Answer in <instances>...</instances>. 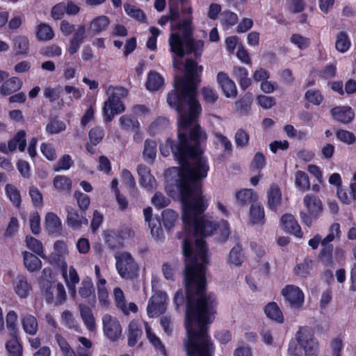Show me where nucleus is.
<instances>
[{
  "mask_svg": "<svg viewBox=\"0 0 356 356\" xmlns=\"http://www.w3.org/2000/svg\"><path fill=\"white\" fill-rule=\"evenodd\" d=\"M214 297H202L194 302L189 297L186 321V339L184 341L187 356H213L215 346L209 334V325L215 318Z\"/></svg>",
  "mask_w": 356,
  "mask_h": 356,
  "instance_id": "obj_4",
  "label": "nucleus"
},
{
  "mask_svg": "<svg viewBox=\"0 0 356 356\" xmlns=\"http://www.w3.org/2000/svg\"><path fill=\"white\" fill-rule=\"evenodd\" d=\"M115 259L116 269L122 278L133 280L138 277L139 266L129 252H118Z\"/></svg>",
  "mask_w": 356,
  "mask_h": 356,
  "instance_id": "obj_9",
  "label": "nucleus"
},
{
  "mask_svg": "<svg viewBox=\"0 0 356 356\" xmlns=\"http://www.w3.org/2000/svg\"><path fill=\"white\" fill-rule=\"evenodd\" d=\"M25 241L29 249L43 257V245L40 241L31 236H26Z\"/></svg>",
  "mask_w": 356,
  "mask_h": 356,
  "instance_id": "obj_53",
  "label": "nucleus"
},
{
  "mask_svg": "<svg viewBox=\"0 0 356 356\" xmlns=\"http://www.w3.org/2000/svg\"><path fill=\"white\" fill-rule=\"evenodd\" d=\"M125 110L124 104L120 97L115 93L111 95L108 100L104 102L103 107V114L106 122H111L115 115L124 112Z\"/></svg>",
  "mask_w": 356,
  "mask_h": 356,
  "instance_id": "obj_10",
  "label": "nucleus"
},
{
  "mask_svg": "<svg viewBox=\"0 0 356 356\" xmlns=\"http://www.w3.org/2000/svg\"><path fill=\"white\" fill-rule=\"evenodd\" d=\"M54 187L58 191L70 193L72 190V179L65 175H56L53 180Z\"/></svg>",
  "mask_w": 356,
  "mask_h": 356,
  "instance_id": "obj_35",
  "label": "nucleus"
},
{
  "mask_svg": "<svg viewBox=\"0 0 356 356\" xmlns=\"http://www.w3.org/2000/svg\"><path fill=\"white\" fill-rule=\"evenodd\" d=\"M191 241L185 238L182 241L181 250L184 256V284L185 286V297L182 289H179L173 298L177 307L181 306L186 300L185 322L189 296L194 302L202 297L213 296L216 300V313L217 312L218 300L215 293H207V265L209 263L208 247L207 242L203 240L196 241V249L194 251L191 246Z\"/></svg>",
  "mask_w": 356,
  "mask_h": 356,
  "instance_id": "obj_3",
  "label": "nucleus"
},
{
  "mask_svg": "<svg viewBox=\"0 0 356 356\" xmlns=\"http://www.w3.org/2000/svg\"><path fill=\"white\" fill-rule=\"evenodd\" d=\"M40 54L47 58L59 57L62 54V49L56 44H51L42 47Z\"/></svg>",
  "mask_w": 356,
  "mask_h": 356,
  "instance_id": "obj_54",
  "label": "nucleus"
},
{
  "mask_svg": "<svg viewBox=\"0 0 356 356\" xmlns=\"http://www.w3.org/2000/svg\"><path fill=\"white\" fill-rule=\"evenodd\" d=\"M26 132L24 130H19L15 136L8 140V149L10 152L15 151L17 147L20 152H24L26 147Z\"/></svg>",
  "mask_w": 356,
  "mask_h": 356,
  "instance_id": "obj_27",
  "label": "nucleus"
},
{
  "mask_svg": "<svg viewBox=\"0 0 356 356\" xmlns=\"http://www.w3.org/2000/svg\"><path fill=\"white\" fill-rule=\"evenodd\" d=\"M281 293L289 302L291 308L299 309L302 307L305 296L298 286L286 285L282 289Z\"/></svg>",
  "mask_w": 356,
  "mask_h": 356,
  "instance_id": "obj_12",
  "label": "nucleus"
},
{
  "mask_svg": "<svg viewBox=\"0 0 356 356\" xmlns=\"http://www.w3.org/2000/svg\"><path fill=\"white\" fill-rule=\"evenodd\" d=\"M295 184L302 191L310 189V182L308 175L302 170H298L295 173Z\"/></svg>",
  "mask_w": 356,
  "mask_h": 356,
  "instance_id": "obj_48",
  "label": "nucleus"
},
{
  "mask_svg": "<svg viewBox=\"0 0 356 356\" xmlns=\"http://www.w3.org/2000/svg\"><path fill=\"white\" fill-rule=\"evenodd\" d=\"M280 223L283 229L298 238H302L303 232L301 227L292 214L285 213L280 218Z\"/></svg>",
  "mask_w": 356,
  "mask_h": 356,
  "instance_id": "obj_16",
  "label": "nucleus"
},
{
  "mask_svg": "<svg viewBox=\"0 0 356 356\" xmlns=\"http://www.w3.org/2000/svg\"><path fill=\"white\" fill-rule=\"evenodd\" d=\"M350 190L348 195L347 191L343 188L342 186L337 188V197L344 204H350L353 201L356 200V182L350 183Z\"/></svg>",
  "mask_w": 356,
  "mask_h": 356,
  "instance_id": "obj_32",
  "label": "nucleus"
},
{
  "mask_svg": "<svg viewBox=\"0 0 356 356\" xmlns=\"http://www.w3.org/2000/svg\"><path fill=\"white\" fill-rule=\"evenodd\" d=\"M172 30H178L179 33H172L169 38L170 52L173 54V65L177 67L175 57L183 58L186 54H193L195 59L201 58L204 51V42L202 40H196L193 37L194 27L191 15L177 22Z\"/></svg>",
  "mask_w": 356,
  "mask_h": 356,
  "instance_id": "obj_5",
  "label": "nucleus"
},
{
  "mask_svg": "<svg viewBox=\"0 0 356 356\" xmlns=\"http://www.w3.org/2000/svg\"><path fill=\"white\" fill-rule=\"evenodd\" d=\"M22 327L26 334L35 335L38 330L36 318L31 314L25 315L22 319Z\"/></svg>",
  "mask_w": 356,
  "mask_h": 356,
  "instance_id": "obj_41",
  "label": "nucleus"
},
{
  "mask_svg": "<svg viewBox=\"0 0 356 356\" xmlns=\"http://www.w3.org/2000/svg\"><path fill=\"white\" fill-rule=\"evenodd\" d=\"M303 204L307 213L300 211L302 223L310 227L313 221L318 219L323 213V203L319 197L314 194H307L303 198Z\"/></svg>",
  "mask_w": 356,
  "mask_h": 356,
  "instance_id": "obj_8",
  "label": "nucleus"
},
{
  "mask_svg": "<svg viewBox=\"0 0 356 356\" xmlns=\"http://www.w3.org/2000/svg\"><path fill=\"white\" fill-rule=\"evenodd\" d=\"M105 242L111 250H119L123 248L124 243L115 230H107L104 232Z\"/></svg>",
  "mask_w": 356,
  "mask_h": 356,
  "instance_id": "obj_38",
  "label": "nucleus"
},
{
  "mask_svg": "<svg viewBox=\"0 0 356 356\" xmlns=\"http://www.w3.org/2000/svg\"><path fill=\"white\" fill-rule=\"evenodd\" d=\"M143 335L140 323L137 320H132L128 325L127 343L130 347L135 346Z\"/></svg>",
  "mask_w": 356,
  "mask_h": 356,
  "instance_id": "obj_20",
  "label": "nucleus"
},
{
  "mask_svg": "<svg viewBox=\"0 0 356 356\" xmlns=\"http://www.w3.org/2000/svg\"><path fill=\"white\" fill-rule=\"evenodd\" d=\"M74 165V161L69 154L63 155L54 165V170L59 172L60 170H67Z\"/></svg>",
  "mask_w": 356,
  "mask_h": 356,
  "instance_id": "obj_58",
  "label": "nucleus"
},
{
  "mask_svg": "<svg viewBox=\"0 0 356 356\" xmlns=\"http://www.w3.org/2000/svg\"><path fill=\"white\" fill-rule=\"evenodd\" d=\"M241 251L242 247L240 244H236L234 246L229 252V262L235 266H241L243 263Z\"/></svg>",
  "mask_w": 356,
  "mask_h": 356,
  "instance_id": "obj_57",
  "label": "nucleus"
},
{
  "mask_svg": "<svg viewBox=\"0 0 356 356\" xmlns=\"http://www.w3.org/2000/svg\"><path fill=\"white\" fill-rule=\"evenodd\" d=\"M80 314L81 318L89 331H94L96 328L95 319L90 307L86 305L80 304Z\"/></svg>",
  "mask_w": 356,
  "mask_h": 356,
  "instance_id": "obj_31",
  "label": "nucleus"
},
{
  "mask_svg": "<svg viewBox=\"0 0 356 356\" xmlns=\"http://www.w3.org/2000/svg\"><path fill=\"white\" fill-rule=\"evenodd\" d=\"M195 143L187 152L179 154L180 165L176 185L182 204V222L190 225L195 224L196 232L202 234L204 227L211 232V224L204 218H197V214H203L208 208V202L203 195L202 181L207 177L209 165L207 159L202 156V143L207 136L202 131L198 137L195 131L192 134Z\"/></svg>",
  "mask_w": 356,
  "mask_h": 356,
  "instance_id": "obj_2",
  "label": "nucleus"
},
{
  "mask_svg": "<svg viewBox=\"0 0 356 356\" xmlns=\"http://www.w3.org/2000/svg\"><path fill=\"white\" fill-rule=\"evenodd\" d=\"M36 37L39 41H49L54 38V33L49 24L40 23L37 26Z\"/></svg>",
  "mask_w": 356,
  "mask_h": 356,
  "instance_id": "obj_42",
  "label": "nucleus"
},
{
  "mask_svg": "<svg viewBox=\"0 0 356 356\" xmlns=\"http://www.w3.org/2000/svg\"><path fill=\"white\" fill-rule=\"evenodd\" d=\"M302 350L305 356H318L319 345L312 328L301 326L296 334L295 340L289 343L288 353L290 355L301 356Z\"/></svg>",
  "mask_w": 356,
  "mask_h": 356,
  "instance_id": "obj_7",
  "label": "nucleus"
},
{
  "mask_svg": "<svg viewBox=\"0 0 356 356\" xmlns=\"http://www.w3.org/2000/svg\"><path fill=\"white\" fill-rule=\"evenodd\" d=\"M236 199L240 206H248L254 204L258 199V195L252 189H242L236 193Z\"/></svg>",
  "mask_w": 356,
  "mask_h": 356,
  "instance_id": "obj_23",
  "label": "nucleus"
},
{
  "mask_svg": "<svg viewBox=\"0 0 356 356\" xmlns=\"http://www.w3.org/2000/svg\"><path fill=\"white\" fill-rule=\"evenodd\" d=\"M55 339L65 356H76L67 341L60 334L56 333Z\"/></svg>",
  "mask_w": 356,
  "mask_h": 356,
  "instance_id": "obj_52",
  "label": "nucleus"
},
{
  "mask_svg": "<svg viewBox=\"0 0 356 356\" xmlns=\"http://www.w3.org/2000/svg\"><path fill=\"white\" fill-rule=\"evenodd\" d=\"M125 13L131 17L140 22H145L146 16L143 10L134 5L126 3L124 5Z\"/></svg>",
  "mask_w": 356,
  "mask_h": 356,
  "instance_id": "obj_47",
  "label": "nucleus"
},
{
  "mask_svg": "<svg viewBox=\"0 0 356 356\" xmlns=\"http://www.w3.org/2000/svg\"><path fill=\"white\" fill-rule=\"evenodd\" d=\"M264 313L268 318L277 323H283L284 321L282 312L275 302L268 303L264 307Z\"/></svg>",
  "mask_w": 356,
  "mask_h": 356,
  "instance_id": "obj_29",
  "label": "nucleus"
},
{
  "mask_svg": "<svg viewBox=\"0 0 356 356\" xmlns=\"http://www.w3.org/2000/svg\"><path fill=\"white\" fill-rule=\"evenodd\" d=\"M164 84L163 77L157 72L150 70L147 74L145 83L146 88L149 91H157Z\"/></svg>",
  "mask_w": 356,
  "mask_h": 356,
  "instance_id": "obj_28",
  "label": "nucleus"
},
{
  "mask_svg": "<svg viewBox=\"0 0 356 356\" xmlns=\"http://www.w3.org/2000/svg\"><path fill=\"white\" fill-rule=\"evenodd\" d=\"M114 299L116 307L120 309L124 314H128L124 293L120 288L117 287L114 289Z\"/></svg>",
  "mask_w": 356,
  "mask_h": 356,
  "instance_id": "obj_63",
  "label": "nucleus"
},
{
  "mask_svg": "<svg viewBox=\"0 0 356 356\" xmlns=\"http://www.w3.org/2000/svg\"><path fill=\"white\" fill-rule=\"evenodd\" d=\"M165 294L156 293L149 300L147 312L149 317H156L165 313L166 307L165 305Z\"/></svg>",
  "mask_w": 356,
  "mask_h": 356,
  "instance_id": "obj_14",
  "label": "nucleus"
},
{
  "mask_svg": "<svg viewBox=\"0 0 356 356\" xmlns=\"http://www.w3.org/2000/svg\"><path fill=\"white\" fill-rule=\"evenodd\" d=\"M6 348L8 353V356H22V345L19 342V339H10L6 343Z\"/></svg>",
  "mask_w": 356,
  "mask_h": 356,
  "instance_id": "obj_49",
  "label": "nucleus"
},
{
  "mask_svg": "<svg viewBox=\"0 0 356 356\" xmlns=\"http://www.w3.org/2000/svg\"><path fill=\"white\" fill-rule=\"evenodd\" d=\"M13 49L16 55H26L29 51V40L27 37L17 35L13 39Z\"/></svg>",
  "mask_w": 356,
  "mask_h": 356,
  "instance_id": "obj_37",
  "label": "nucleus"
},
{
  "mask_svg": "<svg viewBox=\"0 0 356 356\" xmlns=\"http://www.w3.org/2000/svg\"><path fill=\"white\" fill-rule=\"evenodd\" d=\"M250 218L252 224H264V209L260 203L252 204L250 209Z\"/></svg>",
  "mask_w": 356,
  "mask_h": 356,
  "instance_id": "obj_34",
  "label": "nucleus"
},
{
  "mask_svg": "<svg viewBox=\"0 0 356 356\" xmlns=\"http://www.w3.org/2000/svg\"><path fill=\"white\" fill-rule=\"evenodd\" d=\"M217 82L222 88L225 97L229 98L237 96L238 92L236 84L227 73L224 72H218L217 74Z\"/></svg>",
  "mask_w": 356,
  "mask_h": 356,
  "instance_id": "obj_15",
  "label": "nucleus"
},
{
  "mask_svg": "<svg viewBox=\"0 0 356 356\" xmlns=\"http://www.w3.org/2000/svg\"><path fill=\"white\" fill-rule=\"evenodd\" d=\"M13 288L15 292L20 298H26L31 290V286L24 275H18L15 277L13 281Z\"/></svg>",
  "mask_w": 356,
  "mask_h": 356,
  "instance_id": "obj_21",
  "label": "nucleus"
},
{
  "mask_svg": "<svg viewBox=\"0 0 356 356\" xmlns=\"http://www.w3.org/2000/svg\"><path fill=\"white\" fill-rule=\"evenodd\" d=\"M305 99L309 103L318 106L323 102L324 97L319 90L310 89L306 91Z\"/></svg>",
  "mask_w": 356,
  "mask_h": 356,
  "instance_id": "obj_55",
  "label": "nucleus"
},
{
  "mask_svg": "<svg viewBox=\"0 0 356 356\" xmlns=\"http://www.w3.org/2000/svg\"><path fill=\"white\" fill-rule=\"evenodd\" d=\"M157 152L156 143L152 140L147 139L144 144L143 156L145 159H149L152 162L156 158Z\"/></svg>",
  "mask_w": 356,
  "mask_h": 356,
  "instance_id": "obj_50",
  "label": "nucleus"
},
{
  "mask_svg": "<svg viewBox=\"0 0 356 356\" xmlns=\"http://www.w3.org/2000/svg\"><path fill=\"white\" fill-rule=\"evenodd\" d=\"M74 197L76 200L79 209L83 211V212H86L90 203L89 196L80 191H76Z\"/></svg>",
  "mask_w": 356,
  "mask_h": 356,
  "instance_id": "obj_59",
  "label": "nucleus"
},
{
  "mask_svg": "<svg viewBox=\"0 0 356 356\" xmlns=\"http://www.w3.org/2000/svg\"><path fill=\"white\" fill-rule=\"evenodd\" d=\"M333 245L321 243V250L318 254V259L325 264L331 266L333 264Z\"/></svg>",
  "mask_w": 356,
  "mask_h": 356,
  "instance_id": "obj_45",
  "label": "nucleus"
},
{
  "mask_svg": "<svg viewBox=\"0 0 356 356\" xmlns=\"http://www.w3.org/2000/svg\"><path fill=\"white\" fill-rule=\"evenodd\" d=\"M202 215V214H197V218H204L206 220L211 222L212 225L211 227V232H209V230L207 232L208 229L205 226L204 227V232H202V234L200 232L197 233L196 232L195 222L190 225H186L183 222V232L177 233V238H183V241L185 238H188L191 241V246L193 247L194 251L196 249L197 240H203L206 242L204 238L213 234V232H216V233L219 234L218 240L221 242H225L228 239L230 234L229 225L227 220H222L220 224H217L208 219L205 216Z\"/></svg>",
  "mask_w": 356,
  "mask_h": 356,
  "instance_id": "obj_6",
  "label": "nucleus"
},
{
  "mask_svg": "<svg viewBox=\"0 0 356 356\" xmlns=\"http://www.w3.org/2000/svg\"><path fill=\"white\" fill-rule=\"evenodd\" d=\"M63 275L65 279L67 285L68 286L70 293L72 296H76V284L79 282V277L76 269L71 266L69 270V277L67 276V271L64 270L63 271Z\"/></svg>",
  "mask_w": 356,
  "mask_h": 356,
  "instance_id": "obj_36",
  "label": "nucleus"
},
{
  "mask_svg": "<svg viewBox=\"0 0 356 356\" xmlns=\"http://www.w3.org/2000/svg\"><path fill=\"white\" fill-rule=\"evenodd\" d=\"M179 218V214L172 209H167L162 212V220L166 229L172 228Z\"/></svg>",
  "mask_w": 356,
  "mask_h": 356,
  "instance_id": "obj_46",
  "label": "nucleus"
},
{
  "mask_svg": "<svg viewBox=\"0 0 356 356\" xmlns=\"http://www.w3.org/2000/svg\"><path fill=\"white\" fill-rule=\"evenodd\" d=\"M80 314L81 318L89 331H94L96 328L95 319L90 307L86 305L80 304Z\"/></svg>",
  "mask_w": 356,
  "mask_h": 356,
  "instance_id": "obj_30",
  "label": "nucleus"
},
{
  "mask_svg": "<svg viewBox=\"0 0 356 356\" xmlns=\"http://www.w3.org/2000/svg\"><path fill=\"white\" fill-rule=\"evenodd\" d=\"M66 129V124L63 121L59 120H51L46 127V131L51 134H58Z\"/></svg>",
  "mask_w": 356,
  "mask_h": 356,
  "instance_id": "obj_62",
  "label": "nucleus"
},
{
  "mask_svg": "<svg viewBox=\"0 0 356 356\" xmlns=\"http://www.w3.org/2000/svg\"><path fill=\"white\" fill-rule=\"evenodd\" d=\"M46 227L49 234L60 232L61 229V222L58 216L54 213H48L45 218Z\"/></svg>",
  "mask_w": 356,
  "mask_h": 356,
  "instance_id": "obj_40",
  "label": "nucleus"
},
{
  "mask_svg": "<svg viewBox=\"0 0 356 356\" xmlns=\"http://www.w3.org/2000/svg\"><path fill=\"white\" fill-rule=\"evenodd\" d=\"M80 297L84 299L88 304L94 305L96 302L95 289L90 277L84 278L79 289Z\"/></svg>",
  "mask_w": 356,
  "mask_h": 356,
  "instance_id": "obj_18",
  "label": "nucleus"
},
{
  "mask_svg": "<svg viewBox=\"0 0 356 356\" xmlns=\"http://www.w3.org/2000/svg\"><path fill=\"white\" fill-rule=\"evenodd\" d=\"M104 135L105 132L102 127H95L89 131V140L93 145H97L102 142Z\"/></svg>",
  "mask_w": 356,
  "mask_h": 356,
  "instance_id": "obj_56",
  "label": "nucleus"
},
{
  "mask_svg": "<svg viewBox=\"0 0 356 356\" xmlns=\"http://www.w3.org/2000/svg\"><path fill=\"white\" fill-rule=\"evenodd\" d=\"M268 207L275 211L277 207L280 204L282 200V193L280 187L275 184H273L267 193Z\"/></svg>",
  "mask_w": 356,
  "mask_h": 356,
  "instance_id": "obj_24",
  "label": "nucleus"
},
{
  "mask_svg": "<svg viewBox=\"0 0 356 356\" xmlns=\"http://www.w3.org/2000/svg\"><path fill=\"white\" fill-rule=\"evenodd\" d=\"M253 102V95L251 92H246L234 104V111L240 116H248L251 111Z\"/></svg>",
  "mask_w": 356,
  "mask_h": 356,
  "instance_id": "obj_19",
  "label": "nucleus"
},
{
  "mask_svg": "<svg viewBox=\"0 0 356 356\" xmlns=\"http://www.w3.org/2000/svg\"><path fill=\"white\" fill-rule=\"evenodd\" d=\"M67 222V225L72 227L74 229H79L81 227L82 225H87L88 220L86 218V212H83L80 209H77L71 206H66Z\"/></svg>",
  "mask_w": 356,
  "mask_h": 356,
  "instance_id": "obj_13",
  "label": "nucleus"
},
{
  "mask_svg": "<svg viewBox=\"0 0 356 356\" xmlns=\"http://www.w3.org/2000/svg\"><path fill=\"white\" fill-rule=\"evenodd\" d=\"M290 41L301 50L307 49L310 44V39L299 33L292 34Z\"/></svg>",
  "mask_w": 356,
  "mask_h": 356,
  "instance_id": "obj_61",
  "label": "nucleus"
},
{
  "mask_svg": "<svg viewBox=\"0 0 356 356\" xmlns=\"http://www.w3.org/2000/svg\"><path fill=\"white\" fill-rule=\"evenodd\" d=\"M121 177L124 184L129 188L130 191L137 192L135 179L131 172L127 169H123Z\"/></svg>",
  "mask_w": 356,
  "mask_h": 356,
  "instance_id": "obj_64",
  "label": "nucleus"
},
{
  "mask_svg": "<svg viewBox=\"0 0 356 356\" xmlns=\"http://www.w3.org/2000/svg\"><path fill=\"white\" fill-rule=\"evenodd\" d=\"M183 76H175L174 89L167 96L168 105L176 110L179 115L177 141L170 138L160 145L161 154L166 157L170 153L179 162V154L187 152L195 143L192 134L195 131L198 137L203 131L200 124L196 123L202 107L197 99V87L201 82L203 67L195 60L188 58L184 64Z\"/></svg>",
  "mask_w": 356,
  "mask_h": 356,
  "instance_id": "obj_1",
  "label": "nucleus"
},
{
  "mask_svg": "<svg viewBox=\"0 0 356 356\" xmlns=\"http://www.w3.org/2000/svg\"><path fill=\"white\" fill-rule=\"evenodd\" d=\"M332 118L342 124H349L355 118V113L350 106H335L330 110Z\"/></svg>",
  "mask_w": 356,
  "mask_h": 356,
  "instance_id": "obj_17",
  "label": "nucleus"
},
{
  "mask_svg": "<svg viewBox=\"0 0 356 356\" xmlns=\"http://www.w3.org/2000/svg\"><path fill=\"white\" fill-rule=\"evenodd\" d=\"M5 193L15 208L19 209L22 204V196L19 190L12 184H7L5 186Z\"/></svg>",
  "mask_w": 356,
  "mask_h": 356,
  "instance_id": "obj_33",
  "label": "nucleus"
},
{
  "mask_svg": "<svg viewBox=\"0 0 356 356\" xmlns=\"http://www.w3.org/2000/svg\"><path fill=\"white\" fill-rule=\"evenodd\" d=\"M22 86V80L16 76H13L6 80L0 86V94L3 96L10 95L18 91Z\"/></svg>",
  "mask_w": 356,
  "mask_h": 356,
  "instance_id": "obj_25",
  "label": "nucleus"
},
{
  "mask_svg": "<svg viewBox=\"0 0 356 356\" xmlns=\"http://www.w3.org/2000/svg\"><path fill=\"white\" fill-rule=\"evenodd\" d=\"M120 124L122 129L127 131L138 130L140 128V123L136 117L131 115H123L120 117Z\"/></svg>",
  "mask_w": 356,
  "mask_h": 356,
  "instance_id": "obj_44",
  "label": "nucleus"
},
{
  "mask_svg": "<svg viewBox=\"0 0 356 356\" xmlns=\"http://www.w3.org/2000/svg\"><path fill=\"white\" fill-rule=\"evenodd\" d=\"M102 323L104 335L112 341H118L122 331L119 321L110 314H105L102 317Z\"/></svg>",
  "mask_w": 356,
  "mask_h": 356,
  "instance_id": "obj_11",
  "label": "nucleus"
},
{
  "mask_svg": "<svg viewBox=\"0 0 356 356\" xmlns=\"http://www.w3.org/2000/svg\"><path fill=\"white\" fill-rule=\"evenodd\" d=\"M147 222H148L149 227L151 229L152 236L155 238L159 239L163 234L159 217L154 216Z\"/></svg>",
  "mask_w": 356,
  "mask_h": 356,
  "instance_id": "obj_51",
  "label": "nucleus"
},
{
  "mask_svg": "<svg viewBox=\"0 0 356 356\" xmlns=\"http://www.w3.org/2000/svg\"><path fill=\"white\" fill-rule=\"evenodd\" d=\"M337 138L347 145H353L356 140L355 134L349 131L338 129L336 132Z\"/></svg>",
  "mask_w": 356,
  "mask_h": 356,
  "instance_id": "obj_60",
  "label": "nucleus"
},
{
  "mask_svg": "<svg viewBox=\"0 0 356 356\" xmlns=\"http://www.w3.org/2000/svg\"><path fill=\"white\" fill-rule=\"evenodd\" d=\"M137 172L139 175L140 184L147 189L152 188V181L154 177L151 175L150 169L145 164H139L137 167Z\"/></svg>",
  "mask_w": 356,
  "mask_h": 356,
  "instance_id": "obj_26",
  "label": "nucleus"
},
{
  "mask_svg": "<svg viewBox=\"0 0 356 356\" xmlns=\"http://www.w3.org/2000/svg\"><path fill=\"white\" fill-rule=\"evenodd\" d=\"M351 47V41L346 31H340L335 41V48L340 53L347 52Z\"/></svg>",
  "mask_w": 356,
  "mask_h": 356,
  "instance_id": "obj_39",
  "label": "nucleus"
},
{
  "mask_svg": "<svg viewBox=\"0 0 356 356\" xmlns=\"http://www.w3.org/2000/svg\"><path fill=\"white\" fill-rule=\"evenodd\" d=\"M110 22L111 21L107 16H97L91 21L89 31L92 35H98L108 29Z\"/></svg>",
  "mask_w": 356,
  "mask_h": 356,
  "instance_id": "obj_22",
  "label": "nucleus"
},
{
  "mask_svg": "<svg viewBox=\"0 0 356 356\" xmlns=\"http://www.w3.org/2000/svg\"><path fill=\"white\" fill-rule=\"evenodd\" d=\"M24 264L30 272H34L40 269L42 262L40 259L32 253L24 252Z\"/></svg>",
  "mask_w": 356,
  "mask_h": 356,
  "instance_id": "obj_43",
  "label": "nucleus"
}]
</instances>
